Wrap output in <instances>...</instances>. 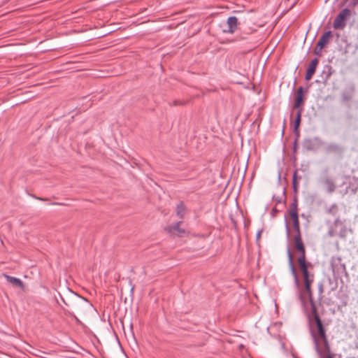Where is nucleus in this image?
I'll return each instance as SVG.
<instances>
[{
  "mask_svg": "<svg viewBox=\"0 0 358 358\" xmlns=\"http://www.w3.org/2000/svg\"><path fill=\"white\" fill-rule=\"evenodd\" d=\"M334 224H335V225H338V224L342 225V224H343V222H342V221H341L340 219L337 218V219L334 221Z\"/></svg>",
  "mask_w": 358,
  "mask_h": 358,
  "instance_id": "2f4dec72",
  "label": "nucleus"
},
{
  "mask_svg": "<svg viewBox=\"0 0 358 358\" xmlns=\"http://www.w3.org/2000/svg\"><path fill=\"white\" fill-rule=\"evenodd\" d=\"M228 30L229 33L233 34L238 28V19L235 16H231L227 19Z\"/></svg>",
  "mask_w": 358,
  "mask_h": 358,
  "instance_id": "2eb2a0df",
  "label": "nucleus"
},
{
  "mask_svg": "<svg viewBox=\"0 0 358 358\" xmlns=\"http://www.w3.org/2000/svg\"><path fill=\"white\" fill-rule=\"evenodd\" d=\"M313 336L314 337V340H315V345H316V350L320 354L321 353V350L319 348V346H318V342H317V340L316 338V336L313 333Z\"/></svg>",
  "mask_w": 358,
  "mask_h": 358,
  "instance_id": "bb28decb",
  "label": "nucleus"
},
{
  "mask_svg": "<svg viewBox=\"0 0 358 358\" xmlns=\"http://www.w3.org/2000/svg\"><path fill=\"white\" fill-rule=\"evenodd\" d=\"M302 146L306 151H313L316 148V145L314 141L311 138L304 139L302 143Z\"/></svg>",
  "mask_w": 358,
  "mask_h": 358,
  "instance_id": "f3484780",
  "label": "nucleus"
},
{
  "mask_svg": "<svg viewBox=\"0 0 358 358\" xmlns=\"http://www.w3.org/2000/svg\"><path fill=\"white\" fill-rule=\"evenodd\" d=\"M51 204L52 205H56V206H62V205H63L62 203H59V202H53Z\"/></svg>",
  "mask_w": 358,
  "mask_h": 358,
  "instance_id": "72a5a7b5",
  "label": "nucleus"
},
{
  "mask_svg": "<svg viewBox=\"0 0 358 358\" xmlns=\"http://www.w3.org/2000/svg\"><path fill=\"white\" fill-rule=\"evenodd\" d=\"M351 15V10L349 8L343 9L335 18L333 27L335 29H343L345 25V21L348 17Z\"/></svg>",
  "mask_w": 358,
  "mask_h": 358,
  "instance_id": "0eeeda50",
  "label": "nucleus"
},
{
  "mask_svg": "<svg viewBox=\"0 0 358 358\" xmlns=\"http://www.w3.org/2000/svg\"><path fill=\"white\" fill-rule=\"evenodd\" d=\"M319 64V59L317 58H315L312 59L310 63L308 65V67L306 71L310 72H313L315 73L317 64Z\"/></svg>",
  "mask_w": 358,
  "mask_h": 358,
  "instance_id": "aec40b11",
  "label": "nucleus"
},
{
  "mask_svg": "<svg viewBox=\"0 0 358 358\" xmlns=\"http://www.w3.org/2000/svg\"><path fill=\"white\" fill-rule=\"evenodd\" d=\"M325 358H334L332 355H329Z\"/></svg>",
  "mask_w": 358,
  "mask_h": 358,
  "instance_id": "e433bc0d",
  "label": "nucleus"
},
{
  "mask_svg": "<svg viewBox=\"0 0 358 358\" xmlns=\"http://www.w3.org/2000/svg\"><path fill=\"white\" fill-rule=\"evenodd\" d=\"M261 233H262V231H258V233L257 234V240H259V239L260 238V237H261Z\"/></svg>",
  "mask_w": 358,
  "mask_h": 358,
  "instance_id": "c9c22d12",
  "label": "nucleus"
},
{
  "mask_svg": "<svg viewBox=\"0 0 358 358\" xmlns=\"http://www.w3.org/2000/svg\"><path fill=\"white\" fill-rule=\"evenodd\" d=\"M341 97L343 101H349L352 99V96L350 92H344L342 93Z\"/></svg>",
  "mask_w": 358,
  "mask_h": 358,
  "instance_id": "b1692460",
  "label": "nucleus"
},
{
  "mask_svg": "<svg viewBox=\"0 0 358 358\" xmlns=\"http://www.w3.org/2000/svg\"><path fill=\"white\" fill-rule=\"evenodd\" d=\"M319 292H320V297H319V300H321L322 298V292H323V285L322 284H320L319 285Z\"/></svg>",
  "mask_w": 358,
  "mask_h": 358,
  "instance_id": "c85d7f7f",
  "label": "nucleus"
},
{
  "mask_svg": "<svg viewBox=\"0 0 358 358\" xmlns=\"http://www.w3.org/2000/svg\"><path fill=\"white\" fill-rule=\"evenodd\" d=\"M62 301L66 306H71L79 314L83 313L87 306H92L85 298L81 297L76 294H73V298L69 302H66L64 299H62Z\"/></svg>",
  "mask_w": 358,
  "mask_h": 358,
  "instance_id": "20e7f679",
  "label": "nucleus"
},
{
  "mask_svg": "<svg viewBox=\"0 0 358 358\" xmlns=\"http://www.w3.org/2000/svg\"><path fill=\"white\" fill-rule=\"evenodd\" d=\"M327 152L328 153H331L339 157H342L344 152V148L338 144L331 143L327 147Z\"/></svg>",
  "mask_w": 358,
  "mask_h": 358,
  "instance_id": "f8f14e48",
  "label": "nucleus"
},
{
  "mask_svg": "<svg viewBox=\"0 0 358 358\" xmlns=\"http://www.w3.org/2000/svg\"><path fill=\"white\" fill-rule=\"evenodd\" d=\"M288 213L290 219L292 221L293 231L295 234L294 235L299 234V236H301L302 234L301 231L298 213V197L296 195L293 197V200L290 204Z\"/></svg>",
  "mask_w": 358,
  "mask_h": 358,
  "instance_id": "7ed1b4c3",
  "label": "nucleus"
},
{
  "mask_svg": "<svg viewBox=\"0 0 358 358\" xmlns=\"http://www.w3.org/2000/svg\"><path fill=\"white\" fill-rule=\"evenodd\" d=\"M307 91H308V88H306L305 90L302 86H300L299 87H298V89L296 90V92L295 97H294V103L293 106V109H296V110L303 109V106L304 101H305V99L303 97V94H304V92H307Z\"/></svg>",
  "mask_w": 358,
  "mask_h": 358,
  "instance_id": "9d476101",
  "label": "nucleus"
},
{
  "mask_svg": "<svg viewBox=\"0 0 358 358\" xmlns=\"http://www.w3.org/2000/svg\"><path fill=\"white\" fill-rule=\"evenodd\" d=\"M313 75H314L313 72H310V71H306V73L305 75V79L306 80H309L311 79V78L313 77Z\"/></svg>",
  "mask_w": 358,
  "mask_h": 358,
  "instance_id": "a878e982",
  "label": "nucleus"
},
{
  "mask_svg": "<svg viewBox=\"0 0 358 358\" xmlns=\"http://www.w3.org/2000/svg\"><path fill=\"white\" fill-rule=\"evenodd\" d=\"M352 3L353 6H356L358 4V0H352Z\"/></svg>",
  "mask_w": 358,
  "mask_h": 358,
  "instance_id": "f704fd0d",
  "label": "nucleus"
},
{
  "mask_svg": "<svg viewBox=\"0 0 358 358\" xmlns=\"http://www.w3.org/2000/svg\"><path fill=\"white\" fill-rule=\"evenodd\" d=\"M285 227H286L287 236L289 238L290 236L291 231H290V228H289L288 223H286Z\"/></svg>",
  "mask_w": 358,
  "mask_h": 358,
  "instance_id": "c756f323",
  "label": "nucleus"
},
{
  "mask_svg": "<svg viewBox=\"0 0 358 358\" xmlns=\"http://www.w3.org/2000/svg\"><path fill=\"white\" fill-rule=\"evenodd\" d=\"M332 32L331 31H326L322 34L314 48V55L318 57L322 56V50L327 44H329Z\"/></svg>",
  "mask_w": 358,
  "mask_h": 358,
  "instance_id": "423d86ee",
  "label": "nucleus"
},
{
  "mask_svg": "<svg viewBox=\"0 0 358 358\" xmlns=\"http://www.w3.org/2000/svg\"><path fill=\"white\" fill-rule=\"evenodd\" d=\"M298 143L297 139H295L294 141V145H293L294 152L296 151V149H297V147H298V143Z\"/></svg>",
  "mask_w": 358,
  "mask_h": 358,
  "instance_id": "7c9ffc66",
  "label": "nucleus"
},
{
  "mask_svg": "<svg viewBox=\"0 0 358 358\" xmlns=\"http://www.w3.org/2000/svg\"><path fill=\"white\" fill-rule=\"evenodd\" d=\"M181 221L177 222L173 225H169L164 228L165 231L171 235H176L182 237L185 234V230L180 228Z\"/></svg>",
  "mask_w": 358,
  "mask_h": 358,
  "instance_id": "9b49d317",
  "label": "nucleus"
},
{
  "mask_svg": "<svg viewBox=\"0 0 358 358\" xmlns=\"http://www.w3.org/2000/svg\"><path fill=\"white\" fill-rule=\"evenodd\" d=\"M322 182L329 193H333L336 190V185L332 178L329 177H324L322 178Z\"/></svg>",
  "mask_w": 358,
  "mask_h": 358,
  "instance_id": "ddd939ff",
  "label": "nucleus"
},
{
  "mask_svg": "<svg viewBox=\"0 0 358 358\" xmlns=\"http://www.w3.org/2000/svg\"><path fill=\"white\" fill-rule=\"evenodd\" d=\"M323 74H325V78H324V80L325 81H327V80L329 79L332 72H331V66H325L324 67V69L322 72Z\"/></svg>",
  "mask_w": 358,
  "mask_h": 358,
  "instance_id": "412c9836",
  "label": "nucleus"
},
{
  "mask_svg": "<svg viewBox=\"0 0 358 358\" xmlns=\"http://www.w3.org/2000/svg\"><path fill=\"white\" fill-rule=\"evenodd\" d=\"M185 214V206L182 201H180L176 206V215L180 218H183Z\"/></svg>",
  "mask_w": 358,
  "mask_h": 358,
  "instance_id": "6ab92c4d",
  "label": "nucleus"
},
{
  "mask_svg": "<svg viewBox=\"0 0 358 358\" xmlns=\"http://www.w3.org/2000/svg\"><path fill=\"white\" fill-rule=\"evenodd\" d=\"M295 358H298V357H295Z\"/></svg>",
  "mask_w": 358,
  "mask_h": 358,
  "instance_id": "4c0bfd02",
  "label": "nucleus"
},
{
  "mask_svg": "<svg viewBox=\"0 0 358 358\" xmlns=\"http://www.w3.org/2000/svg\"><path fill=\"white\" fill-rule=\"evenodd\" d=\"M303 113V109L297 110L295 120L294 122V130H296L297 129H299L301 121V115Z\"/></svg>",
  "mask_w": 358,
  "mask_h": 358,
  "instance_id": "a211bd4d",
  "label": "nucleus"
},
{
  "mask_svg": "<svg viewBox=\"0 0 358 358\" xmlns=\"http://www.w3.org/2000/svg\"><path fill=\"white\" fill-rule=\"evenodd\" d=\"M311 308V316L313 319L317 330L318 336L323 341L325 347L329 350V343L327 341V338L325 332V329L324 328L322 320L318 314L317 308L316 306V303L315 301L309 302Z\"/></svg>",
  "mask_w": 358,
  "mask_h": 358,
  "instance_id": "f03ea898",
  "label": "nucleus"
},
{
  "mask_svg": "<svg viewBox=\"0 0 358 358\" xmlns=\"http://www.w3.org/2000/svg\"><path fill=\"white\" fill-rule=\"evenodd\" d=\"M293 132L296 136L295 139H297V141L299 140V138L300 136V131H299V129H297L296 130H294V129H293Z\"/></svg>",
  "mask_w": 358,
  "mask_h": 358,
  "instance_id": "cd10ccee",
  "label": "nucleus"
},
{
  "mask_svg": "<svg viewBox=\"0 0 358 358\" xmlns=\"http://www.w3.org/2000/svg\"><path fill=\"white\" fill-rule=\"evenodd\" d=\"M187 103V101L176 99V100L173 101V102L169 103V106H184Z\"/></svg>",
  "mask_w": 358,
  "mask_h": 358,
  "instance_id": "5701e85b",
  "label": "nucleus"
},
{
  "mask_svg": "<svg viewBox=\"0 0 358 358\" xmlns=\"http://www.w3.org/2000/svg\"><path fill=\"white\" fill-rule=\"evenodd\" d=\"M302 178V176L299 174V171L296 169L294 171L292 176V187L293 191L294 192V196H297V193L299 191V181Z\"/></svg>",
  "mask_w": 358,
  "mask_h": 358,
  "instance_id": "4468645a",
  "label": "nucleus"
},
{
  "mask_svg": "<svg viewBox=\"0 0 358 358\" xmlns=\"http://www.w3.org/2000/svg\"><path fill=\"white\" fill-rule=\"evenodd\" d=\"M287 258H288L289 268L291 273L294 279V283L297 287H299V275L297 273L296 266L294 263V255H293V253L292 252L289 246L287 248Z\"/></svg>",
  "mask_w": 358,
  "mask_h": 358,
  "instance_id": "1a4fd4ad",
  "label": "nucleus"
},
{
  "mask_svg": "<svg viewBox=\"0 0 358 358\" xmlns=\"http://www.w3.org/2000/svg\"><path fill=\"white\" fill-rule=\"evenodd\" d=\"M34 198L38 200H40V201H48V198H41V197H38V196H34Z\"/></svg>",
  "mask_w": 358,
  "mask_h": 358,
  "instance_id": "473e14b6",
  "label": "nucleus"
},
{
  "mask_svg": "<svg viewBox=\"0 0 358 358\" xmlns=\"http://www.w3.org/2000/svg\"><path fill=\"white\" fill-rule=\"evenodd\" d=\"M65 314L74 318L76 322L78 323V324H80L81 322L79 320V319L71 312H70L69 310H65Z\"/></svg>",
  "mask_w": 358,
  "mask_h": 358,
  "instance_id": "393cba45",
  "label": "nucleus"
},
{
  "mask_svg": "<svg viewBox=\"0 0 358 358\" xmlns=\"http://www.w3.org/2000/svg\"><path fill=\"white\" fill-rule=\"evenodd\" d=\"M330 264L335 277L341 278L343 275H348L345 264L342 263L341 257H333L331 259Z\"/></svg>",
  "mask_w": 358,
  "mask_h": 358,
  "instance_id": "39448f33",
  "label": "nucleus"
},
{
  "mask_svg": "<svg viewBox=\"0 0 358 358\" xmlns=\"http://www.w3.org/2000/svg\"><path fill=\"white\" fill-rule=\"evenodd\" d=\"M338 206H337V204L334 203V204H332V205L330 206V208L327 210V213H328L329 214H331V215H332L335 216V215H336V214H337V213H338Z\"/></svg>",
  "mask_w": 358,
  "mask_h": 358,
  "instance_id": "4be33fe9",
  "label": "nucleus"
},
{
  "mask_svg": "<svg viewBox=\"0 0 358 358\" xmlns=\"http://www.w3.org/2000/svg\"><path fill=\"white\" fill-rule=\"evenodd\" d=\"M293 246L296 252L299 254V257H306V247L302 240V235H294Z\"/></svg>",
  "mask_w": 358,
  "mask_h": 358,
  "instance_id": "6e6552de",
  "label": "nucleus"
},
{
  "mask_svg": "<svg viewBox=\"0 0 358 358\" xmlns=\"http://www.w3.org/2000/svg\"><path fill=\"white\" fill-rule=\"evenodd\" d=\"M3 275L6 280L12 284L13 287H20L22 289H24V283L20 279L8 275L7 274H3Z\"/></svg>",
  "mask_w": 358,
  "mask_h": 358,
  "instance_id": "dca6fc26",
  "label": "nucleus"
},
{
  "mask_svg": "<svg viewBox=\"0 0 358 358\" xmlns=\"http://www.w3.org/2000/svg\"><path fill=\"white\" fill-rule=\"evenodd\" d=\"M297 262L299 270L304 282L303 293L300 295L301 301L303 304H305V298H307L309 302L315 301L311 289V285L315 278L314 273L311 272V270L313 269V265L306 260V257H298Z\"/></svg>",
  "mask_w": 358,
  "mask_h": 358,
  "instance_id": "f257e3e1",
  "label": "nucleus"
}]
</instances>
